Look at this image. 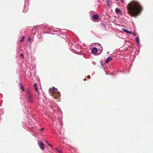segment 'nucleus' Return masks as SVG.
<instances>
[{"label":"nucleus","mask_w":153,"mask_h":153,"mask_svg":"<svg viewBox=\"0 0 153 153\" xmlns=\"http://www.w3.org/2000/svg\"><path fill=\"white\" fill-rule=\"evenodd\" d=\"M20 56L21 57H22L23 58H24V56L23 53H21Z\"/></svg>","instance_id":"20"},{"label":"nucleus","mask_w":153,"mask_h":153,"mask_svg":"<svg viewBox=\"0 0 153 153\" xmlns=\"http://www.w3.org/2000/svg\"><path fill=\"white\" fill-rule=\"evenodd\" d=\"M25 39V36H23L21 39L20 40V42H22L24 41Z\"/></svg>","instance_id":"16"},{"label":"nucleus","mask_w":153,"mask_h":153,"mask_svg":"<svg viewBox=\"0 0 153 153\" xmlns=\"http://www.w3.org/2000/svg\"><path fill=\"white\" fill-rule=\"evenodd\" d=\"M27 95L28 102L30 103H32L33 100V95L31 91L30 90H28L27 91Z\"/></svg>","instance_id":"2"},{"label":"nucleus","mask_w":153,"mask_h":153,"mask_svg":"<svg viewBox=\"0 0 153 153\" xmlns=\"http://www.w3.org/2000/svg\"><path fill=\"white\" fill-rule=\"evenodd\" d=\"M86 80V78H85L84 79V80L85 81Z\"/></svg>","instance_id":"27"},{"label":"nucleus","mask_w":153,"mask_h":153,"mask_svg":"<svg viewBox=\"0 0 153 153\" xmlns=\"http://www.w3.org/2000/svg\"><path fill=\"white\" fill-rule=\"evenodd\" d=\"M98 50L97 48L96 47L93 48L91 50V53L93 54H96Z\"/></svg>","instance_id":"6"},{"label":"nucleus","mask_w":153,"mask_h":153,"mask_svg":"<svg viewBox=\"0 0 153 153\" xmlns=\"http://www.w3.org/2000/svg\"><path fill=\"white\" fill-rule=\"evenodd\" d=\"M120 1L121 3H123L124 1V0H120Z\"/></svg>","instance_id":"24"},{"label":"nucleus","mask_w":153,"mask_h":153,"mask_svg":"<svg viewBox=\"0 0 153 153\" xmlns=\"http://www.w3.org/2000/svg\"><path fill=\"white\" fill-rule=\"evenodd\" d=\"M57 89H55V90H56ZM55 91V89L54 88V87H53V88H51L50 90V93L51 94H53V93Z\"/></svg>","instance_id":"8"},{"label":"nucleus","mask_w":153,"mask_h":153,"mask_svg":"<svg viewBox=\"0 0 153 153\" xmlns=\"http://www.w3.org/2000/svg\"><path fill=\"white\" fill-rule=\"evenodd\" d=\"M38 144L40 149L42 150H43L45 148V145L44 143L40 141L38 142Z\"/></svg>","instance_id":"3"},{"label":"nucleus","mask_w":153,"mask_h":153,"mask_svg":"<svg viewBox=\"0 0 153 153\" xmlns=\"http://www.w3.org/2000/svg\"><path fill=\"white\" fill-rule=\"evenodd\" d=\"M115 11L117 14L119 15L120 16H122V13L120 9L117 7L115 9Z\"/></svg>","instance_id":"4"},{"label":"nucleus","mask_w":153,"mask_h":153,"mask_svg":"<svg viewBox=\"0 0 153 153\" xmlns=\"http://www.w3.org/2000/svg\"><path fill=\"white\" fill-rule=\"evenodd\" d=\"M19 84L21 86H22V85L21 82H20Z\"/></svg>","instance_id":"26"},{"label":"nucleus","mask_w":153,"mask_h":153,"mask_svg":"<svg viewBox=\"0 0 153 153\" xmlns=\"http://www.w3.org/2000/svg\"><path fill=\"white\" fill-rule=\"evenodd\" d=\"M55 149L59 153H62V150L61 149L59 148H55Z\"/></svg>","instance_id":"10"},{"label":"nucleus","mask_w":153,"mask_h":153,"mask_svg":"<svg viewBox=\"0 0 153 153\" xmlns=\"http://www.w3.org/2000/svg\"><path fill=\"white\" fill-rule=\"evenodd\" d=\"M34 88H35L36 91L37 92L38 91V89L37 88V85L36 83H35L34 84Z\"/></svg>","instance_id":"14"},{"label":"nucleus","mask_w":153,"mask_h":153,"mask_svg":"<svg viewBox=\"0 0 153 153\" xmlns=\"http://www.w3.org/2000/svg\"><path fill=\"white\" fill-rule=\"evenodd\" d=\"M99 46L100 47V49L98 50V51H100V52L101 53L102 51V46L101 45H99Z\"/></svg>","instance_id":"15"},{"label":"nucleus","mask_w":153,"mask_h":153,"mask_svg":"<svg viewBox=\"0 0 153 153\" xmlns=\"http://www.w3.org/2000/svg\"><path fill=\"white\" fill-rule=\"evenodd\" d=\"M60 93H57V94H56H56H53L52 95V97L54 99H56V100H58V101L59 100V99L60 98Z\"/></svg>","instance_id":"5"},{"label":"nucleus","mask_w":153,"mask_h":153,"mask_svg":"<svg viewBox=\"0 0 153 153\" xmlns=\"http://www.w3.org/2000/svg\"><path fill=\"white\" fill-rule=\"evenodd\" d=\"M135 41L137 42V43L138 44H140V40L139 39V38L138 37H136L135 38Z\"/></svg>","instance_id":"11"},{"label":"nucleus","mask_w":153,"mask_h":153,"mask_svg":"<svg viewBox=\"0 0 153 153\" xmlns=\"http://www.w3.org/2000/svg\"><path fill=\"white\" fill-rule=\"evenodd\" d=\"M100 25L101 27H104L105 29H106V25L105 24L102 23H101L100 24Z\"/></svg>","instance_id":"13"},{"label":"nucleus","mask_w":153,"mask_h":153,"mask_svg":"<svg viewBox=\"0 0 153 153\" xmlns=\"http://www.w3.org/2000/svg\"><path fill=\"white\" fill-rule=\"evenodd\" d=\"M31 40V39L30 38H29L28 39V41H30Z\"/></svg>","instance_id":"25"},{"label":"nucleus","mask_w":153,"mask_h":153,"mask_svg":"<svg viewBox=\"0 0 153 153\" xmlns=\"http://www.w3.org/2000/svg\"><path fill=\"white\" fill-rule=\"evenodd\" d=\"M98 16L96 14L92 16V18L94 20H97L98 18Z\"/></svg>","instance_id":"9"},{"label":"nucleus","mask_w":153,"mask_h":153,"mask_svg":"<svg viewBox=\"0 0 153 153\" xmlns=\"http://www.w3.org/2000/svg\"><path fill=\"white\" fill-rule=\"evenodd\" d=\"M35 28V30H37L36 29V28Z\"/></svg>","instance_id":"28"},{"label":"nucleus","mask_w":153,"mask_h":153,"mask_svg":"<svg viewBox=\"0 0 153 153\" xmlns=\"http://www.w3.org/2000/svg\"><path fill=\"white\" fill-rule=\"evenodd\" d=\"M45 140L46 142L48 144V145H49V146H51V147H52V146L51 144H49V143L47 141V140Z\"/></svg>","instance_id":"17"},{"label":"nucleus","mask_w":153,"mask_h":153,"mask_svg":"<svg viewBox=\"0 0 153 153\" xmlns=\"http://www.w3.org/2000/svg\"><path fill=\"white\" fill-rule=\"evenodd\" d=\"M133 34L134 36H135L137 34L136 33V32H134Z\"/></svg>","instance_id":"21"},{"label":"nucleus","mask_w":153,"mask_h":153,"mask_svg":"<svg viewBox=\"0 0 153 153\" xmlns=\"http://www.w3.org/2000/svg\"><path fill=\"white\" fill-rule=\"evenodd\" d=\"M112 59L111 58V56H108L107 59H106L105 61V62L106 63H107L111 61Z\"/></svg>","instance_id":"7"},{"label":"nucleus","mask_w":153,"mask_h":153,"mask_svg":"<svg viewBox=\"0 0 153 153\" xmlns=\"http://www.w3.org/2000/svg\"><path fill=\"white\" fill-rule=\"evenodd\" d=\"M21 88L22 89V91H24V88L23 87V85H22V86H21Z\"/></svg>","instance_id":"19"},{"label":"nucleus","mask_w":153,"mask_h":153,"mask_svg":"<svg viewBox=\"0 0 153 153\" xmlns=\"http://www.w3.org/2000/svg\"><path fill=\"white\" fill-rule=\"evenodd\" d=\"M123 30L124 31H125V32H126L127 33H129V34H131V32L130 31H128L127 29H123Z\"/></svg>","instance_id":"12"},{"label":"nucleus","mask_w":153,"mask_h":153,"mask_svg":"<svg viewBox=\"0 0 153 153\" xmlns=\"http://www.w3.org/2000/svg\"><path fill=\"white\" fill-rule=\"evenodd\" d=\"M87 78L88 79H90V75L87 76Z\"/></svg>","instance_id":"23"},{"label":"nucleus","mask_w":153,"mask_h":153,"mask_svg":"<svg viewBox=\"0 0 153 153\" xmlns=\"http://www.w3.org/2000/svg\"><path fill=\"white\" fill-rule=\"evenodd\" d=\"M44 130V128H42L41 129V131H42L43 130Z\"/></svg>","instance_id":"22"},{"label":"nucleus","mask_w":153,"mask_h":153,"mask_svg":"<svg viewBox=\"0 0 153 153\" xmlns=\"http://www.w3.org/2000/svg\"><path fill=\"white\" fill-rule=\"evenodd\" d=\"M100 63L101 66H102L103 67V63L102 62V60L100 61Z\"/></svg>","instance_id":"18"},{"label":"nucleus","mask_w":153,"mask_h":153,"mask_svg":"<svg viewBox=\"0 0 153 153\" xmlns=\"http://www.w3.org/2000/svg\"><path fill=\"white\" fill-rule=\"evenodd\" d=\"M127 7L129 14L132 16H138L142 10V7L139 3L136 1L130 3Z\"/></svg>","instance_id":"1"}]
</instances>
